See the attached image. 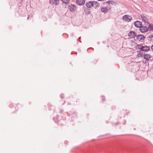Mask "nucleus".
Returning a JSON list of instances; mask_svg holds the SVG:
<instances>
[{
	"mask_svg": "<svg viewBox=\"0 0 153 153\" xmlns=\"http://www.w3.org/2000/svg\"><path fill=\"white\" fill-rule=\"evenodd\" d=\"M138 46L140 47L139 49L142 51L146 52L149 50L150 49V48L149 46H141L140 45H138Z\"/></svg>",
	"mask_w": 153,
	"mask_h": 153,
	"instance_id": "f257e3e1",
	"label": "nucleus"
},
{
	"mask_svg": "<svg viewBox=\"0 0 153 153\" xmlns=\"http://www.w3.org/2000/svg\"><path fill=\"white\" fill-rule=\"evenodd\" d=\"M132 19V17L131 16L126 15L123 16L122 17V19L123 20L127 22H129Z\"/></svg>",
	"mask_w": 153,
	"mask_h": 153,
	"instance_id": "f03ea898",
	"label": "nucleus"
},
{
	"mask_svg": "<svg viewBox=\"0 0 153 153\" xmlns=\"http://www.w3.org/2000/svg\"><path fill=\"white\" fill-rule=\"evenodd\" d=\"M145 39V37L143 35L139 34L137 36H136V39L138 40L139 41L144 40Z\"/></svg>",
	"mask_w": 153,
	"mask_h": 153,
	"instance_id": "7ed1b4c3",
	"label": "nucleus"
},
{
	"mask_svg": "<svg viewBox=\"0 0 153 153\" xmlns=\"http://www.w3.org/2000/svg\"><path fill=\"white\" fill-rule=\"evenodd\" d=\"M140 30L142 33H145L148 31V28L146 26H141L140 28Z\"/></svg>",
	"mask_w": 153,
	"mask_h": 153,
	"instance_id": "20e7f679",
	"label": "nucleus"
},
{
	"mask_svg": "<svg viewBox=\"0 0 153 153\" xmlns=\"http://www.w3.org/2000/svg\"><path fill=\"white\" fill-rule=\"evenodd\" d=\"M68 9H70V10L71 12L74 11L76 9V6L74 5L71 4L68 6Z\"/></svg>",
	"mask_w": 153,
	"mask_h": 153,
	"instance_id": "39448f33",
	"label": "nucleus"
},
{
	"mask_svg": "<svg viewBox=\"0 0 153 153\" xmlns=\"http://www.w3.org/2000/svg\"><path fill=\"white\" fill-rule=\"evenodd\" d=\"M134 24L135 26L137 27L140 28L142 26V22L139 21H137L134 22Z\"/></svg>",
	"mask_w": 153,
	"mask_h": 153,
	"instance_id": "423d86ee",
	"label": "nucleus"
},
{
	"mask_svg": "<svg viewBox=\"0 0 153 153\" xmlns=\"http://www.w3.org/2000/svg\"><path fill=\"white\" fill-rule=\"evenodd\" d=\"M141 18L143 21L146 24H149V23L148 22L146 17L143 15H141Z\"/></svg>",
	"mask_w": 153,
	"mask_h": 153,
	"instance_id": "0eeeda50",
	"label": "nucleus"
},
{
	"mask_svg": "<svg viewBox=\"0 0 153 153\" xmlns=\"http://www.w3.org/2000/svg\"><path fill=\"white\" fill-rule=\"evenodd\" d=\"M93 1H88L85 4V6L89 8H91L93 7Z\"/></svg>",
	"mask_w": 153,
	"mask_h": 153,
	"instance_id": "6e6552de",
	"label": "nucleus"
},
{
	"mask_svg": "<svg viewBox=\"0 0 153 153\" xmlns=\"http://www.w3.org/2000/svg\"><path fill=\"white\" fill-rule=\"evenodd\" d=\"M128 35L129 37H134L136 36L137 34L135 32L131 31L128 33Z\"/></svg>",
	"mask_w": 153,
	"mask_h": 153,
	"instance_id": "1a4fd4ad",
	"label": "nucleus"
},
{
	"mask_svg": "<svg viewBox=\"0 0 153 153\" xmlns=\"http://www.w3.org/2000/svg\"><path fill=\"white\" fill-rule=\"evenodd\" d=\"M85 2L84 0H77L76 1V3L80 5H84Z\"/></svg>",
	"mask_w": 153,
	"mask_h": 153,
	"instance_id": "9d476101",
	"label": "nucleus"
},
{
	"mask_svg": "<svg viewBox=\"0 0 153 153\" xmlns=\"http://www.w3.org/2000/svg\"><path fill=\"white\" fill-rule=\"evenodd\" d=\"M59 0H50V2L51 4H57L59 3Z\"/></svg>",
	"mask_w": 153,
	"mask_h": 153,
	"instance_id": "9b49d317",
	"label": "nucleus"
},
{
	"mask_svg": "<svg viewBox=\"0 0 153 153\" xmlns=\"http://www.w3.org/2000/svg\"><path fill=\"white\" fill-rule=\"evenodd\" d=\"M101 10L102 12L105 13L108 10V9L107 7H103L102 8Z\"/></svg>",
	"mask_w": 153,
	"mask_h": 153,
	"instance_id": "f8f14e48",
	"label": "nucleus"
},
{
	"mask_svg": "<svg viewBox=\"0 0 153 153\" xmlns=\"http://www.w3.org/2000/svg\"><path fill=\"white\" fill-rule=\"evenodd\" d=\"M144 59L148 60L151 58V56L149 54H145L144 55Z\"/></svg>",
	"mask_w": 153,
	"mask_h": 153,
	"instance_id": "ddd939ff",
	"label": "nucleus"
},
{
	"mask_svg": "<svg viewBox=\"0 0 153 153\" xmlns=\"http://www.w3.org/2000/svg\"><path fill=\"white\" fill-rule=\"evenodd\" d=\"M93 7L95 6L96 7H99L100 6L99 3L97 1H93Z\"/></svg>",
	"mask_w": 153,
	"mask_h": 153,
	"instance_id": "4468645a",
	"label": "nucleus"
},
{
	"mask_svg": "<svg viewBox=\"0 0 153 153\" xmlns=\"http://www.w3.org/2000/svg\"><path fill=\"white\" fill-rule=\"evenodd\" d=\"M106 3L108 4H113L114 3V1H106Z\"/></svg>",
	"mask_w": 153,
	"mask_h": 153,
	"instance_id": "2eb2a0df",
	"label": "nucleus"
},
{
	"mask_svg": "<svg viewBox=\"0 0 153 153\" xmlns=\"http://www.w3.org/2000/svg\"><path fill=\"white\" fill-rule=\"evenodd\" d=\"M148 28L150 29L151 30H153V25L149 24Z\"/></svg>",
	"mask_w": 153,
	"mask_h": 153,
	"instance_id": "dca6fc26",
	"label": "nucleus"
},
{
	"mask_svg": "<svg viewBox=\"0 0 153 153\" xmlns=\"http://www.w3.org/2000/svg\"><path fill=\"white\" fill-rule=\"evenodd\" d=\"M70 0H61L64 3L68 4L69 3Z\"/></svg>",
	"mask_w": 153,
	"mask_h": 153,
	"instance_id": "f3484780",
	"label": "nucleus"
},
{
	"mask_svg": "<svg viewBox=\"0 0 153 153\" xmlns=\"http://www.w3.org/2000/svg\"><path fill=\"white\" fill-rule=\"evenodd\" d=\"M149 38L151 39V40H153V35H150L149 36Z\"/></svg>",
	"mask_w": 153,
	"mask_h": 153,
	"instance_id": "a211bd4d",
	"label": "nucleus"
},
{
	"mask_svg": "<svg viewBox=\"0 0 153 153\" xmlns=\"http://www.w3.org/2000/svg\"><path fill=\"white\" fill-rule=\"evenodd\" d=\"M139 54V56L140 55V56L141 57H142V56H143V53H140V52Z\"/></svg>",
	"mask_w": 153,
	"mask_h": 153,
	"instance_id": "6ab92c4d",
	"label": "nucleus"
},
{
	"mask_svg": "<svg viewBox=\"0 0 153 153\" xmlns=\"http://www.w3.org/2000/svg\"><path fill=\"white\" fill-rule=\"evenodd\" d=\"M53 120L56 123L58 121V120L57 119H56V120H55V118L54 117L53 118Z\"/></svg>",
	"mask_w": 153,
	"mask_h": 153,
	"instance_id": "aec40b11",
	"label": "nucleus"
},
{
	"mask_svg": "<svg viewBox=\"0 0 153 153\" xmlns=\"http://www.w3.org/2000/svg\"><path fill=\"white\" fill-rule=\"evenodd\" d=\"M64 94H61L60 96L61 98H63V97Z\"/></svg>",
	"mask_w": 153,
	"mask_h": 153,
	"instance_id": "412c9836",
	"label": "nucleus"
},
{
	"mask_svg": "<svg viewBox=\"0 0 153 153\" xmlns=\"http://www.w3.org/2000/svg\"><path fill=\"white\" fill-rule=\"evenodd\" d=\"M151 48L152 50H153V45L152 46Z\"/></svg>",
	"mask_w": 153,
	"mask_h": 153,
	"instance_id": "4be33fe9",
	"label": "nucleus"
},
{
	"mask_svg": "<svg viewBox=\"0 0 153 153\" xmlns=\"http://www.w3.org/2000/svg\"><path fill=\"white\" fill-rule=\"evenodd\" d=\"M97 0L98 1H102V0Z\"/></svg>",
	"mask_w": 153,
	"mask_h": 153,
	"instance_id": "5701e85b",
	"label": "nucleus"
},
{
	"mask_svg": "<svg viewBox=\"0 0 153 153\" xmlns=\"http://www.w3.org/2000/svg\"><path fill=\"white\" fill-rule=\"evenodd\" d=\"M29 17H27V19H29Z\"/></svg>",
	"mask_w": 153,
	"mask_h": 153,
	"instance_id": "b1692460",
	"label": "nucleus"
}]
</instances>
